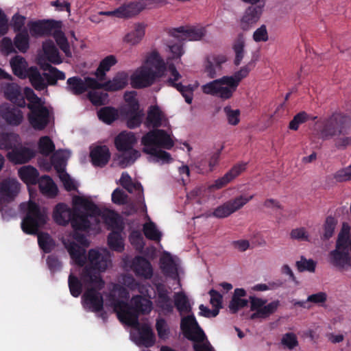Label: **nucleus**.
I'll return each instance as SVG.
<instances>
[{
  "instance_id": "nucleus-4",
  "label": "nucleus",
  "mask_w": 351,
  "mask_h": 351,
  "mask_svg": "<svg viewBox=\"0 0 351 351\" xmlns=\"http://www.w3.org/2000/svg\"><path fill=\"white\" fill-rule=\"evenodd\" d=\"M252 62L242 66L232 75H224L202 86L204 94L215 96L223 100L230 99L241 80L245 78L254 67Z\"/></svg>"
},
{
  "instance_id": "nucleus-54",
  "label": "nucleus",
  "mask_w": 351,
  "mask_h": 351,
  "mask_svg": "<svg viewBox=\"0 0 351 351\" xmlns=\"http://www.w3.org/2000/svg\"><path fill=\"white\" fill-rule=\"evenodd\" d=\"M254 195H250L249 197L239 195L234 199L228 201L227 203L228 204L230 208V210H232V213H234L237 210L241 208L251 199H252Z\"/></svg>"
},
{
  "instance_id": "nucleus-36",
  "label": "nucleus",
  "mask_w": 351,
  "mask_h": 351,
  "mask_svg": "<svg viewBox=\"0 0 351 351\" xmlns=\"http://www.w3.org/2000/svg\"><path fill=\"white\" fill-rule=\"evenodd\" d=\"M43 49L46 59L53 64H58L62 62L60 53L52 40L43 43Z\"/></svg>"
},
{
  "instance_id": "nucleus-45",
  "label": "nucleus",
  "mask_w": 351,
  "mask_h": 351,
  "mask_svg": "<svg viewBox=\"0 0 351 351\" xmlns=\"http://www.w3.org/2000/svg\"><path fill=\"white\" fill-rule=\"evenodd\" d=\"M143 234L145 237L151 241H160L162 233L157 229L153 221L147 222L143 226Z\"/></svg>"
},
{
  "instance_id": "nucleus-16",
  "label": "nucleus",
  "mask_w": 351,
  "mask_h": 351,
  "mask_svg": "<svg viewBox=\"0 0 351 351\" xmlns=\"http://www.w3.org/2000/svg\"><path fill=\"white\" fill-rule=\"evenodd\" d=\"M61 28V22L55 20H42L33 22L29 31L33 36H43L53 34L54 31Z\"/></svg>"
},
{
  "instance_id": "nucleus-57",
  "label": "nucleus",
  "mask_w": 351,
  "mask_h": 351,
  "mask_svg": "<svg viewBox=\"0 0 351 351\" xmlns=\"http://www.w3.org/2000/svg\"><path fill=\"white\" fill-rule=\"evenodd\" d=\"M130 242L134 247L141 252L145 247V241L140 231L138 230H133L129 237Z\"/></svg>"
},
{
  "instance_id": "nucleus-27",
  "label": "nucleus",
  "mask_w": 351,
  "mask_h": 351,
  "mask_svg": "<svg viewBox=\"0 0 351 351\" xmlns=\"http://www.w3.org/2000/svg\"><path fill=\"white\" fill-rule=\"evenodd\" d=\"M4 94L8 100L21 108L26 106L25 95L21 93V87L14 83L8 84L4 89Z\"/></svg>"
},
{
  "instance_id": "nucleus-64",
  "label": "nucleus",
  "mask_w": 351,
  "mask_h": 351,
  "mask_svg": "<svg viewBox=\"0 0 351 351\" xmlns=\"http://www.w3.org/2000/svg\"><path fill=\"white\" fill-rule=\"evenodd\" d=\"M192 341L193 342V349L194 351H215L206 335L202 340Z\"/></svg>"
},
{
  "instance_id": "nucleus-8",
  "label": "nucleus",
  "mask_w": 351,
  "mask_h": 351,
  "mask_svg": "<svg viewBox=\"0 0 351 351\" xmlns=\"http://www.w3.org/2000/svg\"><path fill=\"white\" fill-rule=\"evenodd\" d=\"M65 88L74 95H80L88 88L104 89L108 92L110 91V80L101 83L90 77H86L82 80L79 76H73L67 80Z\"/></svg>"
},
{
  "instance_id": "nucleus-59",
  "label": "nucleus",
  "mask_w": 351,
  "mask_h": 351,
  "mask_svg": "<svg viewBox=\"0 0 351 351\" xmlns=\"http://www.w3.org/2000/svg\"><path fill=\"white\" fill-rule=\"evenodd\" d=\"M51 162L56 171L62 174L65 172V160L62 154L56 152L51 157Z\"/></svg>"
},
{
  "instance_id": "nucleus-2",
  "label": "nucleus",
  "mask_w": 351,
  "mask_h": 351,
  "mask_svg": "<svg viewBox=\"0 0 351 351\" xmlns=\"http://www.w3.org/2000/svg\"><path fill=\"white\" fill-rule=\"evenodd\" d=\"M88 259V264L82 269V278L92 287L88 288L82 295V304L87 311L100 313L99 317L104 323H106L108 316L106 312H102L104 298L99 291L104 287L105 285L100 273L107 268L108 259L107 256L102 255L95 249L89 250Z\"/></svg>"
},
{
  "instance_id": "nucleus-53",
  "label": "nucleus",
  "mask_w": 351,
  "mask_h": 351,
  "mask_svg": "<svg viewBox=\"0 0 351 351\" xmlns=\"http://www.w3.org/2000/svg\"><path fill=\"white\" fill-rule=\"evenodd\" d=\"M316 262L313 259H306L302 256L300 260L295 263L296 267L300 272L309 271L314 272L316 267Z\"/></svg>"
},
{
  "instance_id": "nucleus-11",
  "label": "nucleus",
  "mask_w": 351,
  "mask_h": 351,
  "mask_svg": "<svg viewBox=\"0 0 351 351\" xmlns=\"http://www.w3.org/2000/svg\"><path fill=\"white\" fill-rule=\"evenodd\" d=\"M112 306L121 322L134 328L139 325L138 313L126 302L119 300L115 302L114 296L111 293V307Z\"/></svg>"
},
{
  "instance_id": "nucleus-34",
  "label": "nucleus",
  "mask_w": 351,
  "mask_h": 351,
  "mask_svg": "<svg viewBox=\"0 0 351 351\" xmlns=\"http://www.w3.org/2000/svg\"><path fill=\"white\" fill-rule=\"evenodd\" d=\"M27 77L32 86L38 91L43 90L47 88V84L45 78L40 74V71L36 66H31L27 71Z\"/></svg>"
},
{
  "instance_id": "nucleus-60",
  "label": "nucleus",
  "mask_w": 351,
  "mask_h": 351,
  "mask_svg": "<svg viewBox=\"0 0 351 351\" xmlns=\"http://www.w3.org/2000/svg\"><path fill=\"white\" fill-rule=\"evenodd\" d=\"M249 300L245 298H237L232 297L228 308L232 314L237 313L240 309L246 307L248 305Z\"/></svg>"
},
{
  "instance_id": "nucleus-1",
  "label": "nucleus",
  "mask_w": 351,
  "mask_h": 351,
  "mask_svg": "<svg viewBox=\"0 0 351 351\" xmlns=\"http://www.w3.org/2000/svg\"><path fill=\"white\" fill-rule=\"evenodd\" d=\"M75 206L84 208L86 213L80 209H71L66 204H58L53 212L54 221L60 226H66L70 222L75 230L86 231L90 228L89 217L94 220L96 225L100 223V218L110 230V208L101 210L93 202L85 197L75 196L73 199Z\"/></svg>"
},
{
  "instance_id": "nucleus-46",
  "label": "nucleus",
  "mask_w": 351,
  "mask_h": 351,
  "mask_svg": "<svg viewBox=\"0 0 351 351\" xmlns=\"http://www.w3.org/2000/svg\"><path fill=\"white\" fill-rule=\"evenodd\" d=\"M38 148L42 155L47 156L54 152L55 145L48 136H44L40 138Z\"/></svg>"
},
{
  "instance_id": "nucleus-9",
  "label": "nucleus",
  "mask_w": 351,
  "mask_h": 351,
  "mask_svg": "<svg viewBox=\"0 0 351 351\" xmlns=\"http://www.w3.org/2000/svg\"><path fill=\"white\" fill-rule=\"evenodd\" d=\"M345 243L343 237L338 236L335 249L328 254L330 263L340 270L351 267V250L344 245Z\"/></svg>"
},
{
  "instance_id": "nucleus-26",
  "label": "nucleus",
  "mask_w": 351,
  "mask_h": 351,
  "mask_svg": "<svg viewBox=\"0 0 351 351\" xmlns=\"http://www.w3.org/2000/svg\"><path fill=\"white\" fill-rule=\"evenodd\" d=\"M247 165V162H241L234 165L223 176L216 180L212 187L216 189L224 187L244 171Z\"/></svg>"
},
{
  "instance_id": "nucleus-15",
  "label": "nucleus",
  "mask_w": 351,
  "mask_h": 351,
  "mask_svg": "<svg viewBox=\"0 0 351 351\" xmlns=\"http://www.w3.org/2000/svg\"><path fill=\"white\" fill-rule=\"evenodd\" d=\"M169 70L173 77L167 80V83L168 86L173 87L178 90L184 98L185 101L191 104L193 101L194 87L191 84L184 86L182 83H176L181 78L180 74L173 64L169 66Z\"/></svg>"
},
{
  "instance_id": "nucleus-33",
  "label": "nucleus",
  "mask_w": 351,
  "mask_h": 351,
  "mask_svg": "<svg viewBox=\"0 0 351 351\" xmlns=\"http://www.w3.org/2000/svg\"><path fill=\"white\" fill-rule=\"evenodd\" d=\"M163 114L158 106H151L147 111L145 124L147 127H152L154 130H159L162 126Z\"/></svg>"
},
{
  "instance_id": "nucleus-48",
  "label": "nucleus",
  "mask_w": 351,
  "mask_h": 351,
  "mask_svg": "<svg viewBox=\"0 0 351 351\" xmlns=\"http://www.w3.org/2000/svg\"><path fill=\"white\" fill-rule=\"evenodd\" d=\"M125 228L123 218L120 214L111 210V232L122 234Z\"/></svg>"
},
{
  "instance_id": "nucleus-12",
  "label": "nucleus",
  "mask_w": 351,
  "mask_h": 351,
  "mask_svg": "<svg viewBox=\"0 0 351 351\" xmlns=\"http://www.w3.org/2000/svg\"><path fill=\"white\" fill-rule=\"evenodd\" d=\"M162 75L147 66H141L131 75L130 84L134 88H142L152 85L156 78Z\"/></svg>"
},
{
  "instance_id": "nucleus-17",
  "label": "nucleus",
  "mask_w": 351,
  "mask_h": 351,
  "mask_svg": "<svg viewBox=\"0 0 351 351\" xmlns=\"http://www.w3.org/2000/svg\"><path fill=\"white\" fill-rule=\"evenodd\" d=\"M34 156L35 152L31 148L23 146L20 141L7 154L8 159L14 164H25Z\"/></svg>"
},
{
  "instance_id": "nucleus-6",
  "label": "nucleus",
  "mask_w": 351,
  "mask_h": 351,
  "mask_svg": "<svg viewBox=\"0 0 351 351\" xmlns=\"http://www.w3.org/2000/svg\"><path fill=\"white\" fill-rule=\"evenodd\" d=\"M24 94L29 101L27 107L29 110L27 119L30 125L35 130H43L50 123L52 110L45 106V101L31 88L25 87Z\"/></svg>"
},
{
  "instance_id": "nucleus-22",
  "label": "nucleus",
  "mask_w": 351,
  "mask_h": 351,
  "mask_svg": "<svg viewBox=\"0 0 351 351\" xmlns=\"http://www.w3.org/2000/svg\"><path fill=\"white\" fill-rule=\"evenodd\" d=\"M0 114L8 125L13 126L19 125L23 119V112L9 104H3L0 106Z\"/></svg>"
},
{
  "instance_id": "nucleus-18",
  "label": "nucleus",
  "mask_w": 351,
  "mask_h": 351,
  "mask_svg": "<svg viewBox=\"0 0 351 351\" xmlns=\"http://www.w3.org/2000/svg\"><path fill=\"white\" fill-rule=\"evenodd\" d=\"M264 5L252 4L245 11L240 22L241 28L249 30L261 18Z\"/></svg>"
},
{
  "instance_id": "nucleus-41",
  "label": "nucleus",
  "mask_w": 351,
  "mask_h": 351,
  "mask_svg": "<svg viewBox=\"0 0 351 351\" xmlns=\"http://www.w3.org/2000/svg\"><path fill=\"white\" fill-rule=\"evenodd\" d=\"M10 65L15 75L21 78L25 77L27 62L24 58L16 56L11 59Z\"/></svg>"
},
{
  "instance_id": "nucleus-21",
  "label": "nucleus",
  "mask_w": 351,
  "mask_h": 351,
  "mask_svg": "<svg viewBox=\"0 0 351 351\" xmlns=\"http://www.w3.org/2000/svg\"><path fill=\"white\" fill-rule=\"evenodd\" d=\"M117 151L114 156V162L122 169L131 166L141 156L140 152L134 148Z\"/></svg>"
},
{
  "instance_id": "nucleus-25",
  "label": "nucleus",
  "mask_w": 351,
  "mask_h": 351,
  "mask_svg": "<svg viewBox=\"0 0 351 351\" xmlns=\"http://www.w3.org/2000/svg\"><path fill=\"white\" fill-rule=\"evenodd\" d=\"M138 331L137 343L146 348L152 347L154 345L156 337L151 326L146 323L140 324L134 327Z\"/></svg>"
},
{
  "instance_id": "nucleus-56",
  "label": "nucleus",
  "mask_w": 351,
  "mask_h": 351,
  "mask_svg": "<svg viewBox=\"0 0 351 351\" xmlns=\"http://www.w3.org/2000/svg\"><path fill=\"white\" fill-rule=\"evenodd\" d=\"M156 305L165 315L171 314L173 311V305L171 297L157 298Z\"/></svg>"
},
{
  "instance_id": "nucleus-43",
  "label": "nucleus",
  "mask_w": 351,
  "mask_h": 351,
  "mask_svg": "<svg viewBox=\"0 0 351 351\" xmlns=\"http://www.w3.org/2000/svg\"><path fill=\"white\" fill-rule=\"evenodd\" d=\"M245 38L242 34H239L233 43V50L235 53L234 64L239 66L244 57Z\"/></svg>"
},
{
  "instance_id": "nucleus-52",
  "label": "nucleus",
  "mask_w": 351,
  "mask_h": 351,
  "mask_svg": "<svg viewBox=\"0 0 351 351\" xmlns=\"http://www.w3.org/2000/svg\"><path fill=\"white\" fill-rule=\"evenodd\" d=\"M337 224V220L335 217L332 216L326 217L324 225V232L322 236L324 240H328L332 237Z\"/></svg>"
},
{
  "instance_id": "nucleus-42",
  "label": "nucleus",
  "mask_w": 351,
  "mask_h": 351,
  "mask_svg": "<svg viewBox=\"0 0 351 351\" xmlns=\"http://www.w3.org/2000/svg\"><path fill=\"white\" fill-rule=\"evenodd\" d=\"M162 273L169 277L175 278L178 275L176 265L170 255L162 257L160 260Z\"/></svg>"
},
{
  "instance_id": "nucleus-40",
  "label": "nucleus",
  "mask_w": 351,
  "mask_h": 351,
  "mask_svg": "<svg viewBox=\"0 0 351 351\" xmlns=\"http://www.w3.org/2000/svg\"><path fill=\"white\" fill-rule=\"evenodd\" d=\"M174 305L180 315L190 313L192 307L189 304L187 296L182 292H178L174 296Z\"/></svg>"
},
{
  "instance_id": "nucleus-28",
  "label": "nucleus",
  "mask_w": 351,
  "mask_h": 351,
  "mask_svg": "<svg viewBox=\"0 0 351 351\" xmlns=\"http://www.w3.org/2000/svg\"><path fill=\"white\" fill-rule=\"evenodd\" d=\"M137 143L134 133L123 131L114 139L117 149H132Z\"/></svg>"
},
{
  "instance_id": "nucleus-47",
  "label": "nucleus",
  "mask_w": 351,
  "mask_h": 351,
  "mask_svg": "<svg viewBox=\"0 0 351 351\" xmlns=\"http://www.w3.org/2000/svg\"><path fill=\"white\" fill-rule=\"evenodd\" d=\"M129 76L125 72L117 73L111 80V91L119 90L124 88L128 84Z\"/></svg>"
},
{
  "instance_id": "nucleus-13",
  "label": "nucleus",
  "mask_w": 351,
  "mask_h": 351,
  "mask_svg": "<svg viewBox=\"0 0 351 351\" xmlns=\"http://www.w3.org/2000/svg\"><path fill=\"white\" fill-rule=\"evenodd\" d=\"M180 330L184 336L190 341H201L205 337V332L193 314L181 318Z\"/></svg>"
},
{
  "instance_id": "nucleus-39",
  "label": "nucleus",
  "mask_w": 351,
  "mask_h": 351,
  "mask_svg": "<svg viewBox=\"0 0 351 351\" xmlns=\"http://www.w3.org/2000/svg\"><path fill=\"white\" fill-rule=\"evenodd\" d=\"M40 191L44 194L56 195L58 188L53 180L49 176H43L37 182Z\"/></svg>"
},
{
  "instance_id": "nucleus-24",
  "label": "nucleus",
  "mask_w": 351,
  "mask_h": 351,
  "mask_svg": "<svg viewBox=\"0 0 351 351\" xmlns=\"http://www.w3.org/2000/svg\"><path fill=\"white\" fill-rule=\"evenodd\" d=\"M90 158L95 167H103L110 158V150L107 145H96L90 147Z\"/></svg>"
},
{
  "instance_id": "nucleus-58",
  "label": "nucleus",
  "mask_w": 351,
  "mask_h": 351,
  "mask_svg": "<svg viewBox=\"0 0 351 351\" xmlns=\"http://www.w3.org/2000/svg\"><path fill=\"white\" fill-rule=\"evenodd\" d=\"M43 75L47 86H56L58 80H64L66 78L65 73L60 70L50 73H43Z\"/></svg>"
},
{
  "instance_id": "nucleus-10",
  "label": "nucleus",
  "mask_w": 351,
  "mask_h": 351,
  "mask_svg": "<svg viewBox=\"0 0 351 351\" xmlns=\"http://www.w3.org/2000/svg\"><path fill=\"white\" fill-rule=\"evenodd\" d=\"M249 301L250 302V310L254 311L250 315L251 319H266L274 313L280 306L279 300H274L266 304L267 300L256 296H250Z\"/></svg>"
},
{
  "instance_id": "nucleus-23",
  "label": "nucleus",
  "mask_w": 351,
  "mask_h": 351,
  "mask_svg": "<svg viewBox=\"0 0 351 351\" xmlns=\"http://www.w3.org/2000/svg\"><path fill=\"white\" fill-rule=\"evenodd\" d=\"M131 267L137 276L150 279L153 276L151 263L143 256H135L132 261Z\"/></svg>"
},
{
  "instance_id": "nucleus-62",
  "label": "nucleus",
  "mask_w": 351,
  "mask_h": 351,
  "mask_svg": "<svg viewBox=\"0 0 351 351\" xmlns=\"http://www.w3.org/2000/svg\"><path fill=\"white\" fill-rule=\"evenodd\" d=\"M126 118V125L130 129H134L141 125L144 116L143 112L124 115Z\"/></svg>"
},
{
  "instance_id": "nucleus-49",
  "label": "nucleus",
  "mask_w": 351,
  "mask_h": 351,
  "mask_svg": "<svg viewBox=\"0 0 351 351\" xmlns=\"http://www.w3.org/2000/svg\"><path fill=\"white\" fill-rule=\"evenodd\" d=\"M14 45L21 52L25 53L27 51L29 48V36L26 30L16 35L14 39Z\"/></svg>"
},
{
  "instance_id": "nucleus-7",
  "label": "nucleus",
  "mask_w": 351,
  "mask_h": 351,
  "mask_svg": "<svg viewBox=\"0 0 351 351\" xmlns=\"http://www.w3.org/2000/svg\"><path fill=\"white\" fill-rule=\"evenodd\" d=\"M317 134L322 141H328L341 135H346L351 130V117L340 112H335L318 123Z\"/></svg>"
},
{
  "instance_id": "nucleus-3",
  "label": "nucleus",
  "mask_w": 351,
  "mask_h": 351,
  "mask_svg": "<svg viewBox=\"0 0 351 351\" xmlns=\"http://www.w3.org/2000/svg\"><path fill=\"white\" fill-rule=\"evenodd\" d=\"M47 221L46 208H41L35 202L29 201L21 221V228L27 234H38V245L45 253H50L54 246L53 241L48 233H38V230L44 227Z\"/></svg>"
},
{
  "instance_id": "nucleus-20",
  "label": "nucleus",
  "mask_w": 351,
  "mask_h": 351,
  "mask_svg": "<svg viewBox=\"0 0 351 351\" xmlns=\"http://www.w3.org/2000/svg\"><path fill=\"white\" fill-rule=\"evenodd\" d=\"M19 190L20 184L16 180H4L0 182V201L4 203L13 201Z\"/></svg>"
},
{
  "instance_id": "nucleus-37",
  "label": "nucleus",
  "mask_w": 351,
  "mask_h": 351,
  "mask_svg": "<svg viewBox=\"0 0 351 351\" xmlns=\"http://www.w3.org/2000/svg\"><path fill=\"white\" fill-rule=\"evenodd\" d=\"M145 25L144 24H135L134 29L125 36L124 41L132 45L139 43L145 36Z\"/></svg>"
},
{
  "instance_id": "nucleus-32",
  "label": "nucleus",
  "mask_w": 351,
  "mask_h": 351,
  "mask_svg": "<svg viewBox=\"0 0 351 351\" xmlns=\"http://www.w3.org/2000/svg\"><path fill=\"white\" fill-rule=\"evenodd\" d=\"M130 306L139 314H148L152 310V302L140 295H134L130 300Z\"/></svg>"
},
{
  "instance_id": "nucleus-61",
  "label": "nucleus",
  "mask_w": 351,
  "mask_h": 351,
  "mask_svg": "<svg viewBox=\"0 0 351 351\" xmlns=\"http://www.w3.org/2000/svg\"><path fill=\"white\" fill-rule=\"evenodd\" d=\"M124 248L125 244L122 234L111 232V251L122 252Z\"/></svg>"
},
{
  "instance_id": "nucleus-30",
  "label": "nucleus",
  "mask_w": 351,
  "mask_h": 351,
  "mask_svg": "<svg viewBox=\"0 0 351 351\" xmlns=\"http://www.w3.org/2000/svg\"><path fill=\"white\" fill-rule=\"evenodd\" d=\"M65 247L75 264L80 267L84 266L87 259L86 250L74 241L66 244Z\"/></svg>"
},
{
  "instance_id": "nucleus-31",
  "label": "nucleus",
  "mask_w": 351,
  "mask_h": 351,
  "mask_svg": "<svg viewBox=\"0 0 351 351\" xmlns=\"http://www.w3.org/2000/svg\"><path fill=\"white\" fill-rule=\"evenodd\" d=\"M145 64L144 66L152 68L154 71L162 76L166 71V64L159 53L156 50L147 54Z\"/></svg>"
},
{
  "instance_id": "nucleus-29",
  "label": "nucleus",
  "mask_w": 351,
  "mask_h": 351,
  "mask_svg": "<svg viewBox=\"0 0 351 351\" xmlns=\"http://www.w3.org/2000/svg\"><path fill=\"white\" fill-rule=\"evenodd\" d=\"M143 9V6L141 3H130L111 11V16L119 18H130L138 14Z\"/></svg>"
},
{
  "instance_id": "nucleus-38",
  "label": "nucleus",
  "mask_w": 351,
  "mask_h": 351,
  "mask_svg": "<svg viewBox=\"0 0 351 351\" xmlns=\"http://www.w3.org/2000/svg\"><path fill=\"white\" fill-rule=\"evenodd\" d=\"M21 141L19 134L13 132H0V149L12 150Z\"/></svg>"
},
{
  "instance_id": "nucleus-19",
  "label": "nucleus",
  "mask_w": 351,
  "mask_h": 351,
  "mask_svg": "<svg viewBox=\"0 0 351 351\" xmlns=\"http://www.w3.org/2000/svg\"><path fill=\"white\" fill-rule=\"evenodd\" d=\"M226 61V56L222 54L213 55L207 57L204 64V71L208 77L215 79L220 75L222 70V64Z\"/></svg>"
},
{
  "instance_id": "nucleus-35",
  "label": "nucleus",
  "mask_w": 351,
  "mask_h": 351,
  "mask_svg": "<svg viewBox=\"0 0 351 351\" xmlns=\"http://www.w3.org/2000/svg\"><path fill=\"white\" fill-rule=\"evenodd\" d=\"M21 180L27 184H36L39 180L38 170L30 165L24 166L19 170Z\"/></svg>"
},
{
  "instance_id": "nucleus-50",
  "label": "nucleus",
  "mask_w": 351,
  "mask_h": 351,
  "mask_svg": "<svg viewBox=\"0 0 351 351\" xmlns=\"http://www.w3.org/2000/svg\"><path fill=\"white\" fill-rule=\"evenodd\" d=\"M68 285L71 295L73 297L77 298L81 295L83 285L77 276L70 274L68 279Z\"/></svg>"
},
{
  "instance_id": "nucleus-63",
  "label": "nucleus",
  "mask_w": 351,
  "mask_h": 351,
  "mask_svg": "<svg viewBox=\"0 0 351 351\" xmlns=\"http://www.w3.org/2000/svg\"><path fill=\"white\" fill-rule=\"evenodd\" d=\"M309 119V115L304 111L300 112L295 114L293 119L290 121L289 128L292 130H297L299 125L305 123Z\"/></svg>"
},
{
  "instance_id": "nucleus-5",
  "label": "nucleus",
  "mask_w": 351,
  "mask_h": 351,
  "mask_svg": "<svg viewBox=\"0 0 351 351\" xmlns=\"http://www.w3.org/2000/svg\"><path fill=\"white\" fill-rule=\"evenodd\" d=\"M144 146L143 152L154 157L156 162L161 161L162 164L172 161L171 154L166 151L158 149L164 148L170 149L174 143L170 136L164 130H152L147 132L141 138Z\"/></svg>"
},
{
  "instance_id": "nucleus-51",
  "label": "nucleus",
  "mask_w": 351,
  "mask_h": 351,
  "mask_svg": "<svg viewBox=\"0 0 351 351\" xmlns=\"http://www.w3.org/2000/svg\"><path fill=\"white\" fill-rule=\"evenodd\" d=\"M119 182L130 193H132L134 189L137 190L142 187L140 183H134L130 176L127 172L122 173Z\"/></svg>"
},
{
  "instance_id": "nucleus-44",
  "label": "nucleus",
  "mask_w": 351,
  "mask_h": 351,
  "mask_svg": "<svg viewBox=\"0 0 351 351\" xmlns=\"http://www.w3.org/2000/svg\"><path fill=\"white\" fill-rule=\"evenodd\" d=\"M60 29L61 28L56 29L53 34V36L55 38L57 45L64 53L65 56L67 57H71L72 54L69 43L64 32Z\"/></svg>"
},
{
  "instance_id": "nucleus-14",
  "label": "nucleus",
  "mask_w": 351,
  "mask_h": 351,
  "mask_svg": "<svg viewBox=\"0 0 351 351\" xmlns=\"http://www.w3.org/2000/svg\"><path fill=\"white\" fill-rule=\"evenodd\" d=\"M169 34L180 41L199 40L205 36L206 29L202 27H190L187 28L180 27L171 29Z\"/></svg>"
},
{
  "instance_id": "nucleus-55",
  "label": "nucleus",
  "mask_w": 351,
  "mask_h": 351,
  "mask_svg": "<svg viewBox=\"0 0 351 351\" xmlns=\"http://www.w3.org/2000/svg\"><path fill=\"white\" fill-rule=\"evenodd\" d=\"M90 91L88 93V98L95 106H101L107 101L108 95L107 93L97 91V89Z\"/></svg>"
}]
</instances>
